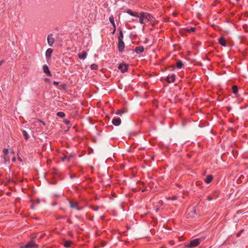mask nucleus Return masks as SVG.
<instances>
[{"instance_id":"nucleus-4","label":"nucleus","mask_w":248,"mask_h":248,"mask_svg":"<svg viewBox=\"0 0 248 248\" xmlns=\"http://www.w3.org/2000/svg\"><path fill=\"white\" fill-rule=\"evenodd\" d=\"M118 68L122 72L124 73L127 70L128 65L125 63L120 64L118 66Z\"/></svg>"},{"instance_id":"nucleus-31","label":"nucleus","mask_w":248,"mask_h":248,"mask_svg":"<svg viewBox=\"0 0 248 248\" xmlns=\"http://www.w3.org/2000/svg\"><path fill=\"white\" fill-rule=\"evenodd\" d=\"M4 62V60H2V61H0V65H2Z\"/></svg>"},{"instance_id":"nucleus-9","label":"nucleus","mask_w":248,"mask_h":248,"mask_svg":"<svg viewBox=\"0 0 248 248\" xmlns=\"http://www.w3.org/2000/svg\"><path fill=\"white\" fill-rule=\"evenodd\" d=\"M175 78V75L173 74L170 77H167L166 80L169 83H172L174 81Z\"/></svg>"},{"instance_id":"nucleus-21","label":"nucleus","mask_w":248,"mask_h":248,"mask_svg":"<svg viewBox=\"0 0 248 248\" xmlns=\"http://www.w3.org/2000/svg\"><path fill=\"white\" fill-rule=\"evenodd\" d=\"M140 19H139V22L141 24H144V22H143V20H144V18L143 16H141V13H140Z\"/></svg>"},{"instance_id":"nucleus-10","label":"nucleus","mask_w":248,"mask_h":248,"mask_svg":"<svg viewBox=\"0 0 248 248\" xmlns=\"http://www.w3.org/2000/svg\"><path fill=\"white\" fill-rule=\"evenodd\" d=\"M87 53L85 51H83L80 53L78 54V57L80 59L84 60L87 56Z\"/></svg>"},{"instance_id":"nucleus-26","label":"nucleus","mask_w":248,"mask_h":248,"mask_svg":"<svg viewBox=\"0 0 248 248\" xmlns=\"http://www.w3.org/2000/svg\"><path fill=\"white\" fill-rule=\"evenodd\" d=\"M73 157V155L72 154L70 155L69 156H65V158H66V159L69 161Z\"/></svg>"},{"instance_id":"nucleus-30","label":"nucleus","mask_w":248,"mask_h":248,"mask_svg":"<svg viewBox=\"0 0 248 248\" xmlns=\"http://www.w3.org/2000/svg\"><path fill=\"white\" fill-rule=\"evenodd\" d=\"M133 16H135V17H139L140 16L139 15L138 13H134V15H133Z\"/></svg>"},{"instance_id":"nucleus-22","label":"nucleus","mask_w":248,"mask_h":248,"mask_svg":"<svg viewBox=\"0 0 248 248\" xmlns=\"http://www.w3.org/2000/svg\"><path fill=\"white\" fill-rule=\"evenodd\" d=\"M123 33L122 31H120V34L118 37V41L123 40Z\"/></svg>"},{"instance_id":"nucleus-7","label":"nucleus","mask_w":248,"mask_h":248,"mask_svg":"<svg viewBox=\"0 0 248 248\" xmlns=\"http://www.w3.org/2000/svg\"><path fill=\"white\" fill-rule=\"evenodd\" d=\"M47 41L48 45L51 46L54 42V39L53 37L52 34H49L47 36Z\"/></svg>"},{"instance_id":"nucleus-28","label":"nucleus","mask_w":248,"mask_h":248,"mask_svg":"<svg viewBox=\"0 0 248 248\" xmlns=\"http://www.w3.org/2000/svg\"><path fill=\"white\" fill-rule=\"evenodd\" d=\"M127 13L129 14L130 15L133 16V15H134V12H133L132 11V10H128L127 11Z\"/></svg>"},{"instance_id":"nucleus-8","label":"nucleus","mask_w":248,"mask_h":248,"mask_svg":"<svg viewBox=\"0 0 248 248\" xmlns=\"http://www.w3.org/2000/svg\"><path fill=\"white\" fill-rule=\"evenodd\" d=\"M124 47V44L123 40L118 41V49L119 51L122 52Z\"/></svg>"},{"instance_id":"nucleus-1","label":"nucleus","mask_w":248,"mask_h":248,"mask_svg":"<svg viewBox=\"0 0 248 248\" xmlns=\"http://www.w3.org/2000/svg\"><path fill=\"white\" fill-rule=\"evenodd\" d=\"M201 239H195L191 240L188 245L187 247L193 248L198 246L201 242Z\"/></svg>"},{"instance_id":"nucleus-33","label":"nucleus","mask_w":248,"mask_h":248,"mask_svg":"<svg viewBox=\"0 0 248 248\" xmlns=\"http://www.w3.org/2000/svg\"><path fill=\"white\" fill-rule=\"evenodd\" d=\"M177 199L176 196H173L171 199L172 200H175Z\"/></svg>"},{"instance_id":"nucleus-34","label":"nucleus","mask_w":248,"mask_h":248,"mask_svg":"<svg viewBox=\"0 0 248 248\" xmlns=\"http://www.w3.org/2000/svg\"><path fill=\"white\" fill-rule=\"evenodd\" d=\"M53 84L55 85H57L58 84V82H56V81H54L53 82Z\"/></svg>"},{"instance_id":"nucleus-5","label":"nucleus","mask_w":248,"mask_h":248,"mask_svg":"<svg viewBox=\"0 0 248 248\" xmlns=\"http://www.w3.org/2000/svg\"><path fill=\"white\" fill-rule=\"evenodd\" d=\"M69 203H70V207L71 208H75L78 210L82 209V207L78 206V203L76 202H70Z\"/></svg>"},{"instance_id":"nucleus-2","label":"nucleus","mask_w":248,"mask_h":248,"mask_svg":"<svg viewBox=\"0 0 248 248\" xmlns=\"http://www.w3.org/2000/svg\"><path fill=\"white\" fill-rule=\"evenodd\" d=\"M37 247V245L33 241H31L29 242L27 245L21 246V248H36Z\"/></svg>"},{"instance_id":"nucleus-11","label":"nucleus","mask_w":248,"mask_h":248,"mask_svg":"<svg viewBox=\"0 0 248 248\" xmlns=\"http://www.w3.org/2000/svg\"><path fill=\"white\" fill-rule=\"evenodd\" d=\"M44 72L48 76H50V72L48 69V66L46 65H44L43 67Z\"/></svg>"},{"instance_id":"nucleus-15","label":"nucleus","mask_w":248,"mask_h":248,"mask_svg":"<svg viewBox=\"0 0 248 248\" xmlns=\"http://www.w3.org/2000/svg\"><path fill=\"white\" fill-rule=\"evenodd\" d=\"M219 43L222 46H226V40L223 37H221L219 38Z\"/></svg>"},{"instance_id":"nucleus-27","label":"nucleus","mask_w":248,"mask_h":248,"mask_svg":"<svg viewBox=\"0 0 248 248\" xmlns=\"http://www.w3.org/2000/svg\"><path fill=\"white\" fill-rule=\"evenodd\" d=\"M91 68L92 69H96L97 68V65L95 64H93L91 66Z\"/></svg>"},{"instance_id":"nucleus-13","label":"nucleus","mask_w":248,"mask_h":248,"mask_svg":"<svg viewBox=\"0 0 248 248\" xmlns=\"http://www.w3.org/2000/svg\"><path fill=\"white\" fill-rule=\"evenodd\" d=\"M213 177L212 175H208L205 179L204 181L206 183H210L213 180Z\"/></svg>"},{"instance_id":"nucleus-35","label":"nucleus","mask_w":248,"mask_h":248,"mask_svg":"<svg viewBox=\"0 0 248 248\" xmlns=\"http://www.w3.org/2000/svg\"><path fill=\"white\" fill-rule=\"evenodd\" d=\"M174 244V242L173 241H170V244L171 245H173Z\"/></svg>"},{"instance_id":"nucleus-14","label":"nucleus","mask_w":248,"mask_h":248,"mask_svg":"<svg viewBox=\"0 0 248 248\" xmlns=\"http://www.w3.org/2000/svg\"><path fill=\"white\" fill-rule=\"evenodd\" d=\"M53 50L51 48H48L47 49L46 52V57L50 58L52 53Z\"/></svg>"},{"instance_id":"nucleus-3","label":"nucleus","mask_w":248,"mask_h":248,"mask_svg":"<svg viewBox=\"0 0 248 248\" xmlns=\"http://www.w3.org/2000/svg\"><path fill=\"white\" fill-rule=\"evenodd\" d=\"M141 16H143L144 19H146L148 21H151L153 18V17L151 14L147 13L141 12Z\"/></svg>"},{"instance_id":"nucleus-23","label":"nucleus","mask_w":248,"mask_h":248,"mask_svg":"<svg viewBox=\"0 0 248 248\" xmlns=\"http://www.w3.org/2000/svg\"><path fill=\"white\" fill-rule=\"evenodd\" d=\"M186 30L188 32H194L195 31L196 28L194 27H192V28H190V29H186Z\"/></svg>"},{"instance_id":"nucleus-25","label":"nucleus","mask_w":248,"mask_h":248,"mask_svg":"<svg viewBox=\"0 0 248 248\" xmlns=\"http://www.w3.org/2000/svg\"><path fill=\"white\" fill-rule=\"evenodd\" d=\"M57 115L60 117H63L65 116V114L63 112H59L57 113Z\"/></svg>"},{"instance_id":"nucleus-6","label":"nucleus","mask_w":248,"mask_h":248,"mask_svg":"<svg viewBox=\"0 0 248 248\" xmlns=\"http://www.w3.org/2000/svg\"><path fill=\"white\" fill-rule=\"evenodd\" d=\"M112 123L115 126H118L121 124V120L120 118H114L112 120Z\"/></svg>"},{"instance_id":"nucleus-36","label":"nucleus","mask_w":248,"mask_h":248,"mask_svg":"<svg viewBox=\"0 0 248 248\" xmlns=\"http://www.w3.org/2000/svg\"><path fill=\"white\" fill-rule=\"evenodd\" d=\"M62 88H63V89L65 88V84H62Z\"/></svg>"},{"instance_id":"nucleus-29","label":"nucleus","mask_w":248,"mask_h":248,"mask_svg":"<svg viewBox=\"0 0 248 248\" xmlns=\"http://www.w3.org/2000/svg\"><path fill=\"white\" fill-rule=\"evenodd\" d=\"M99 208V206H94L93 207V210H94L95 211H97Z\"/></svg>"},{"instance_id":"nucleus-38","label":"nucleus","mask_w":248,"mask_h":248,"mask_svg":"<svg viewBox=\"0 0 248 248\" xmlns=\"http://www.w3.org/2000/svg\"><path fill=\"white\" fill-rule=\"evenodd\" d=\"M65 159H66V158H65V157H63V158H62V161H64Z\"/></svg>"},{"instance_id":"nucleus-32","label":"nucleus","mask_w":248,"mask_h":248,"mask_svg":"<svg viewBox=\"0 0 248 248\" xmlns=\"http://www.w3.org/2000/svg\"><path fill=\"white\" fill-rule=\"evenodd\" d=\"M4 153L5 154H7L8 152V150L7 149H4V151H3Z\"/></svg>"},{"instance_id":"nucleus-24","label":"nucleus","mask_w":248,"mask_h":248,"mask_svg":"<svg viewBox=\"0 0 248 248\" xmlns=\"http://www.w3.org/2000/svg\"><path fill=\"white\" fill-rule=\"evenodd\" d=\"M124 111L122 109H118L117 112H116V114L117 115H122L124 113Z\"/></svg>"},{"instance_id":"nucleus-17","label":"nucleus","mask_w":248,"mask_h":248,"mask_svg":"<svg viewBox=\"0 0 248 248\" xmlns=\"http://www.w3.org/2000/svg\"><path fill=\"white\" fill-rule=\"evenodd\" d=\"M71 244V241L68 240L66 241L64 243V246L66 248H68L70 246Z\"/></svg>"},{"instance_id":"nucleus-37","label":"nucleus","mask_w":248,"mask_h":248,"mask_svg":"<svg viewBox=\"0 0 248 248\" xmlns=\"http://www.w3.org/2000/svg\"><path fill=\"white\" fill-rule=\"evenodd\" d=\"M45 81H48V79H47V78H46L45 79Z\"/></svg>"},{"instance_id":"nucleus-18","label":"nucleus","mask_w":248,"mask_h":248,"mask_svg":"<svg viewBox=\"0 0 248 248\" xmlns=\"http://www.w3.org/2000/svg\"><path fill=\"white\" fill-rule=\"evenodd\" d=\"M109 21L111 22V23L112 24L113 26L115 29V25L114 20L113 17L112 16H110L109 17Z\"/></svg>"},{"instance_id":"nucleus-20","label":"nucleus","mask_w":248,"mask_h":248,"mask_svg":"<svg viewBox=\"0 0 248 248\" xmlns=\"http://www.w3.org/2000/svg\"><path fill=\"white\" fill-rule=\"evenodd\" d=\"M22 133L25 139L28 140L29 139V135L28 134V133L25 130H23Z\"/></svg>"},{"instance_id":"nucleus-12","label":"nucleus","mask_w":248,"mask_h":248,"mask_svg":"<svg viewBox=\"0 0 248 248\" xmlns=\"http://www.w3.org/2000/svg\"><path fill=\"white\" fill-rule=\"evenodd\" d=\"M144 50V47L142 46H139L136 47L135 51L137 53L139 54L143 52Z\"/></svg>"},{"instance_id":"nucleus-19","label":"nucleus","mask_w":248,"mask_h":248,"mask_svg":"<svg viewBox=\"0 0 248 248\" xmlns=\"http://www.w3.org/2000/svg\"><path fill=\"white\" fill-rule=\"evenodd\" d=\"M232 93L234 94H236L238 92L237 87L235 85L233 86L232 87Z\"/></svg>"},{"instance_id":"nucleus-16","label":"nucleus","mask_w":248,"mask_h":248,"mask_svg":"<svg viewBox=\"0 0 248 248\" xmlns=\"http://www.w3.org/2000/svg\"><path fill=\"white\" fill-rule=\"evenodd\" d=\"M183 64L182 61H178L176 62V65L177 67L179 69L181 68L183 66Z\"/></svg>"}]
</instances>
